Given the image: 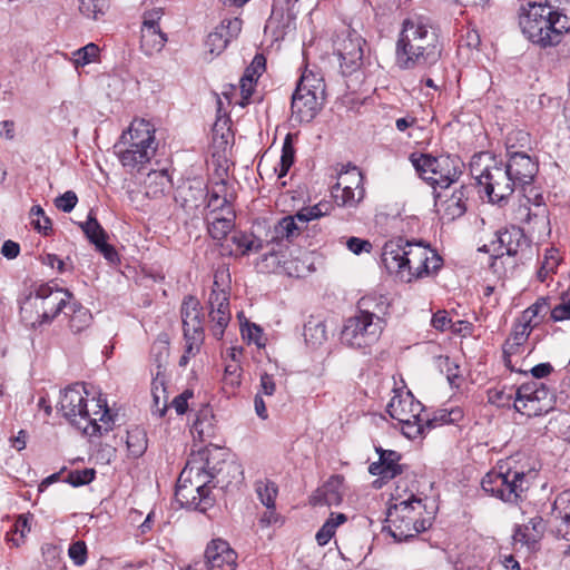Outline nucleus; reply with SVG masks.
<instances>
[{"label": "nucleus", "mask_w": 570, "mask_h": 570, "mask_svg": "<svg viewBox=\"0 0 570 570\" xmlns=\"http://www.w3.org/2000/svg\"><path fill=\"white\" fill-rule=\"evenodd\" d=\"M527 245V239L520 228L512 227L498 233V248H494L497 256H514L519 249Z\"/></svg>", "instance_id": "obj_29"}, {"label": "nucleus", "mask_w": 570, "mask_h": 570, "mask_svg": "<svg viewBox=\"0 0 570 570\" xmlns=\"http://www.w3.org/2000/svg\"><path fill=\"white\" fill-rule=\"evenodd\" d=\"M513 409L528 417L540 416L554 406V394L543 383H528L515 392Z\"/></svg>", "instance_id": "obj_12"}, {"label": "nucleus", "mask_w": 570, "mask_h": 570, "mask_svg": "<svg viewBox=\"0 0 570 570\" xmlns=\"http://www.w3.org/2000/svg\"><path fill=\"white\" fill-rule=\"evenodd\" d=\"M519 23L525 38L541 48L559 45L570 30L564 19H554L552 11L538 2H529L522 8Z\"/></svg>", "instance_id": "obj_5"}, {"label": "nucleus", "mask_w": 570, "mask_h": 570, "mask_svg": "<svg viewBox=\"0 0 570 570\" xmlns=\"http://www.w3.org/2000/svg\"><path fill=\"white\" fill-rule=\"evenodd\" d=\"M559 265L558 252L554 248L547 250L544 259L538 271V278L540 282H544L547 277L556 271Z\"/></svg>", "instance_id": "obj_50"}, {"label": "nucleus", "mask_w": 570, "mask_h": 570, "mask_svg": "<svg viewBox=\"0 0 570 570\" xmlns=\"http://www.w3.org/2000/svg\"><path fill=\"white\" fill-rule=\"evenodd\" d=\"M407 243L409 240L403 237L390 239L384 244L381 255L386 271L399 275L402 279L405 278Z\"/></svg>", "instance_id": "obj_21"}, {"label": "nucleus", "mask_w": 570, "mask_h": 570, "mask_svg": "<svg viewBox=\"0 0 570 570\" xmlns=\"http://www.w3.org/2000/svg\"><path fill=\"white\" fill-rule=\"evenodd\" d=\"M294 163V148L289 135L286 136L282 148L281 168L278 169V177H284L288 173Z\"/></svg>", "instance_id": "obj_55"}, {"label": "nucleus", "mask_w": 570, "mask_h": 570, "mask_svg": "<svg viewBox=\"0 0 570 570\" xmlns=\"http://www.w3.org/2000/svg\"><path fill=\"white\" fill-rule=\"evenodd\" d=\"M296 89H299V91H308L309 94L315 92V95L321 97H324L325 95V83L323 78L311 70H305L303 72Z\"/></svg>", "instance_id": "obj_40"}, {"label": "nucleus", "mask_w": 570, "mask_h": 570, "mask_svg": "<svg viewBox=\"0 0 570 570\" xmlns=\"http://www.w3.org/2000/svg\"><path fill=\"white\" fill-rule=\"evenodd\" d=\"M180 313L184 336H188V333L191 332H204L202 306L196 297H185L181 304Z\"/></svg>", "instance_id": "obj_27"}, {"label": "nucleus", "mask_w": 570, "mask_h": 570, "mask_svg": "<svg viewBox=\"0 0 570 570\" xmlns=\"http://www.w3.org/2000/svg\"><path fill=\"white\" fill-rule=\"evenodd\" d=\"M421 508H423L422 500L413 494L389 508V531L395 540H409L431 527L430 518H420L422 514Z\"/></svg>", "instance_id": "obj_6"}, {"label": "nucleus", "mask_w": 570, "mask_h": 570, "mask_svg": "<svg viewBox=\"0 0 570 570\" xmlns=\"http://www.w3.org/2000/svg\"><path fill=\"white\" fill-rule=\"evenodd\" d=\"M109 7L108 0H79L80 12L90 19L97 20L104 16Z\"/></svg>", "instance_id": "obj_46"}, {"label": "nucleus", "mask_w": 570, "mask_h": 570, "mask_svg": "<svg viewBox=\"0 0 570 570\" xmlns=\"http://www.w3.org/2000/svg\"><path fill=\"white\" fill-rule=\"evenodd\" d=\"M224 454L219 456V461L212 463L215 469H210L212 482L214 488L224 491H233L238 489L244 480L242 465L234 460H225Z\"/></svg>", "instance_id": "obj_15"}, {"label": "nucleus", "mask_w": 570, "mask_h": 570, "mask_svg": "<svg viewBox=\"0 0 570 570\" xmlns=\"http://www.w3.org/2000/svg\"><path fill=\"white\" fill-rule=\"evenodd\" d=\"M551 320L553 322L570 320V289L563 293L560 302L552 307Z\"/></svg>", "instance_id": "obj_54"}, {"label": "nucleus", "mask_w": 570, "mask_h": 570, "mask_svg": "<svg viewBox=\"0 0 570 570\" xmlns=\"http://www.w3.org/2000/svg\"><path fill=\"white\" fill-rule=\"evenodd\" d=\"M552 307L548 297H541L523 312L522 317L531 324L534 317L551 314Z\"/></svg>", "instance_id": "obj_53"}, {"label": "nucleus", "mask_w": 570, "mask_h": 570, "mask_svg": "<svg viewBox=\"0 0 570 570\" xmlns=\"http://www.w3.org/2000/svg\"><path fill=\"white\" fill-rule=\"evenodd\" d=\"M411 161L421 178L433 188L436 186L448 188L459 178L463 166L459 157L450 155L434 157L432 155L422 154L416 157L412 154Z\"/></svg>", "instance_id": "obj_9"}, {"label": "nucleus", "mask_w": 570, "mask_h": 570, "mask_svg": "<svg viewBox=\"0 0 570 570\" xmlns=\"http://www.w3.org/2000/svg\"><path fill=\"white\" fill-rule=\"evenodd\" d=\"M228 43H229V40L225 37V35L220 30H217V27L215 28V30L213 32H210L207 36V39L205 42L208 51L215 56L220 55L226 49Z\"/></svg>", "instance_id": "obj_52"}, {"label": "nucleus", "mask_w": 570, "mask_h": 570, "mask_svg": "<svg viewBox=\"0 0 570 570\" xmlns=\"http://www.w3.org/2000/svg\"><path fill=\"white\" fill-rule=\"evenodd\" d=\"M346 246L355 255H360L363 252L368 253L372 248V244L368 240L357 237H350L346 242Z\"/></svg>", "instance_id": "obj_63"}, {"label": "nucleus", "mask_w": 570, "mask_h": 570, "mask_svg": "<svg viewBox=\"0 0 570 570\" xmlns=\"http://www.w3.org/2000/svg\"><path fill=\"white\" fill-rule=\"evenodd\" d=\"M88 396L85 384L76 383L62 392L58 410L83 434L102 435L111 430L112 416L105 400Z\"/></svg>", "instance_id": "obj_3"}, {"label": "nucleus", "mask_w": 570, "mask_h": 570, "mask_svg": "<svg viewBox=\"0 0 570 570\" xmlns=\"http://www.w3.org/2000/svg\"><path fill=\"white\" fill-rule=\"evenodd\" d=\"M79 227L96 249L111 264L119 261V256L115 247L106 242L108 235L102 226L98 223L92 210L89 212L88 218L83 223H79Z\"/></svg>", "instance_id": "obj_17"}, {"label": "nucleus", "mask_w": 570, "mask_h": 570, "mask_svg": "<svg viewBox=\"0 0 570 570\" xmlns=\"http://www.w3.org/2000/svg\"><path fill=\"white\" fill-rule=\"evenodd\" d=\"M242 26L243 21L238 18L226 19L222 21V23L217 27V30H220L230 41L239 35Z\"/></svg>", "instance_id": "obj_59"}, {"label": "nucleus", "mask_w": 570, "mask_h": 570, "mask_svg": "<svg viewBox=\"0 0 570 570\" xmlns=\"http://www.w3.org/2000/svg\"><path fill=\"white\" fill-rule=\"evenodd\" d=\"M28 532H30L29 519L27 517L19 515L12 525V529L7 533V540L11 541L13 546L19 547L23 542Z\"/></svg>", "instance_id": "obj_49"}, {"label": "nucleus", "mask_w": 570, "mask_h": 570, "mask_svg": "<svg viewBox=\"0 0 570 570\" xmlns=\"http://www.w3.org/2000/svg\"><path fill=\"white\" fill-rule=\"evenodd\" d=\"M305 225L297 220L296 214L294 216H285L277 222L272 230L271 242L281 243L283 240L292 242L301 234Z\"/></svg>", "instance_id": "obj_31"}, {"label": "nucleus", "mask_w": 570, "mask_h": 570, "mask_svg": "<svg viewBox=\"0 0 570 570\" xmlns=\"http://www.w3.org/2000/svg\"><path fill=\"white\" fill-rule=\"evenodd\" d=\"M99 48L94 42L86 45L85 47L72 52L71 61L76 68L83 67L92 61H95L98 57Z\"/></svg>", "instance_id": "obj_47"}, {"label": "nucleus", "mask_w": 570, "mask_h": 570, "mask_svg": "<svg viewBox=\"0 0 570 570\" xmlns=\"http://www.w3.org/2000/svg\"><path fill=\"white\" fill-rule=\"evenodd\" d=\"M386 411L390 416L402 425V433L409 439H415L424 433L423 405L407 392L396 393L387 403Z\"/></svg>", "instance_id": "obj_11"}, {"label": "nucleus", "mask_w": 570, "mask_h": 570, "mask_svg": "<svg viewBox=\"0 0 570 570\" xmlns=\"http://www.w3.org/2000/svg\"><path fill=\"white\" fill-rule=\"evenodd\" d=\"M324 97L295 89L292 96V118L298 122L312 121L322 108Z\"/></svg>", "instance_id": "obj_20"}, {"label": "nucleus", "mask_w": 570, "mask_h": 570, "mask_svg": "<svg viewBox=\"0 0 570 570\" xmlns=\"http://www.w3.org/2000/svg\"><path fill=\"white\" fill-rule=\"evenodd\" d=\"M230 240L242 255H248L253 252L256 253L263 248V242L253 234L238 232L230 237Z\"/></svg>", "instance_id": "obj_42"}, {"label": "nucleus", "mask_w": 570, "mask_h": 570, "mask_svg": "<svg viewBox=\"0 0 570 570\" xmlns=\"http://www.w3.org/2000/svg\"><path fill=\"white\" fill-rule=\"evenodd\" d=\"M304 338L305 342L312 347L322 345L327 340L325 324L321 321L309 320L304 325Z\"/></svg>", "instance_id": "obj_38"}, {"label": "nucleus", "mask_w": 570, "mask_h": 570, "mask_svg": "<svg viewBox=\"0 0 570 570\" xmlns=\"http://www.w3.org/2000/svg\"><path fill=\"white\" fill-rule=\"evenodd\" d=\"M95 474L94 469L75 470L67 475V482L72 487L85 485L95 479Z\"/></svg>", "instance_id": "obj_57"}, {"label": "nucleus", "mask_w": 570, "mask_h": 570, "mask_svg": "<svg viewBox=\"0 0 570 570\" xmlns=\"http://www.w3.org/2000/svg\"><path fill=\"white\" fill-rule=\"evenodd\" d=\"M364 43V39L355 32H347L337 39L335 51L343 75H351L361 67Z\"/></svg>", "instance_id": "obj_14"}, {"label": "nucleus", "mask_w": 570, "mask_h": 570, "mask_svg": "<svg viewBox=\"0 0 570 570\" xmlns=\"http://www.w3.org/2000/svg\"><path fill=\"white\" fill-rule=\"evenodd\" d=\"M194 393L190 390H185L181 394L174 397L171 406L176 410L177 414L186 413L188 409V400L193 397Z\"/></svg>", "instance_id": "obj_64"}, {"label": "nucleus", "mask_w": 570, "mask_h": 570, "mask_svg": "<svg viewBox=\"0 0 570 570\" xmlns=\"http://www.w3.org/2000/svg\"><path fill=\"white\" fill-rule=\"evenodd\" d=\"M69 558L76 566H82L87 560V547L83 541H76L70 544L68 550Z\"/></svg>", "instance_id": "obj_60"}, {"label": "nucleus", "mask_w": 570, "mask_h": 570, "mask_svg": "<svg viewBox=\"0 0 570 570\" xmlns=\"http://www.w3.org/2000/svg\"><path fill=\"white\" fill-rule=\"evenodd\" d=\"M223 451L219 448H205L191 453L180 472L176 487V499L183 505L205 512L214 503L210 497L212 463L218 462Z\"/></svg>", "instance_id": "obj_2"}, {"label": "nucleus", "mask_w": 570, "mask_h": 570, "mask_svg": "<svg viewBox=\"0 0 570 570\" xmlns=\"http://www.w3.org/2000/svg\"><path fill=\"white\" fill-rule=\"evenodd\" d=\"M186 341L185 353L189 356H194L199 352L200 345L204 340V332L188 333V336H184Z\"/></svg>", "instance_id": "obj_62"}, {"label": "nucleus", "mask_w": 570, "mask_h": 570, "mask_svg": "<svg viewBox=\"0 0 570 570\" xmlns=\"http://www.w3.org/2000/svg\"><path fill=\"white\" fill-rule=\"evenodd\" d=\"M544 528L543 519L539 515L533 517L527 523L518 525L513 534V540L515 543L531 548L541 539Z\"/></svg>", "instance_id": "obj_28"}, {"label": "nucleus", "mask_w": 570, "mask_h": 570, "mask_svg": "<svg viewBox=\"0 0 570 570\" xmlns=\"http://www.w3.org/2000/svg\"><path fill=\"white\" fill-rule=\"evenodd\" d=\"M166 41V35L160 29L141 28V46L147 52L160 51Z\"/></svg>", "instance_id": "obj_43"}, {"label": "nucleus", "mask_w": 570, "mask_h": 570, "mask_svg": "<svg viewBox=\"0 0 570 570\" xmlns=\"http://www.w3.org/2000/svg\"><path fill=\"white\" fill-rule=\"evenodd\" d=\"M208 207L213 208L212 214H215L217 210L226 212V214L230 215L232 209L226 197V183L225 180H220L215 184L212 190L208 194Z\"/></svg>", "instance_id": "obj_37"}, {"label": "nucleus", "mask_w": 570, "mask_h": 570, "mask_svg": "<svg viewBox=\"0 0 570 570\" xmlns=\"http://www.w3.org/2000/svg\"><path fill=\"white\" fill-rule=\"evenodd\" d=\"M376 452L379 453V461L371 463L368 466V472L372 475H379L381 480L386 481L403 473L404 466L400 464V453L382 448H376Z\"/></svg>", "instance_id": "obj_23"}, {"label": "nucleus", "mask_w": 570, "mask_h": 570, "mask_svg": "<svg viewBox=\"0 0 570 570\" xmlns=\"http://www.w3.org/2000/svg\"><path fill=\"white\" fill-rule=\"evenodd\" d=\"M383 320L367 309L350 317L341 332L343 344L353 348H365L376 343L382 334Z\"/></svg>", "instance_id": "obj_10"}, {"label": "nucleus", "mask_w": 570, "mask_h": 570, "mask_svg": "<svg viewBox=\"0 0 570 570\" xmlns=\"http://www.w3.org/2000/svg\"><path fill=\"white\" fill-rule=\"evenodd\" d=\"M470 174L484 188L493 204L505 202L517 188L504 163L490 153L474 155L470 161Z\"/></svg>", "instance_id": "obj_4"}, {"label": "nucleus", "mask_w": 570, "mask_h": 570, "mask_svg": "<svg viewBox=\"0 0 570 570\" xmlns=\"http://www.w3.org/2000/svg\"><path fill=\"white\" fill-rule=\"evenodd\" d=\"M443 51L439 28L424 14L403 20L395 45V66L413 70L435 65Z\"/></svg>", "instance_id": "obj_1"}, {"label": "nucleus", "mask_w": 570, "mask_h": 570, "mask_svg": "<svg viewBox=\"0 0 570 570\" xmlns=\"http://www.w3.org/2000/svg\"><path fill=\"white\" fill-rule=\"evenodd\" d=\"M431 249L422 240L407 243V252L405 257V282H411L414 278H421L429 275V259L428 255Z\"/></svg>", "instance_id": "obj_18"}, {"label": "nucleus", "mask_w": 570, "mask_h": 570, "mask_svg": "<svg viewBox=\"0 0 570 570\" xmlns=\"http://www.w3.org/2000/svg\"><path fill=\"white\" fill-rule=\"evenodd\" d=\"M539 3L548 11H552L554 19H564L570 29V0H544Z\"/></svg>", "instance_id": "obj_48"}, {"label": "nucleus", "mask_w": 570, "mask_h": 570, "mask_svg": "<svg viewBox=\"0 0 570 570\" xmlns=\"http://www.w3.org/2000/svg\"><path fill=\"white\" fill-rule=\"evenodd\" d=\"M208 304L209 317L213 322L212 333L214 337L220 340L230 321L228 293L223 288L214 287L209 294Z\"/></svg>", "instance_id": "obj_16"}, {"label": "nucleus", "mask_w": 570, "mask_h": 570, "mask_svg": "<svg viewBox=\"0 0 570 570\" xmlns=\"http://www.w3.org/2000/svg\"><path fill=\"white\" fill-rule=\"evenodd\" d=\"M66 313L69 316V327L72 333L77 334L89 327L91 324L92 315L90 311L78 303L69 304Z\"/></svg>", "instance_id": "obj_33"}, {"label": "nucleus", "mask_w": 570, "mask_h": 570, "mask_svg": "<svg viewBox=\"0 0 570 570\" xmlns=\"http://www.w3.org/2000/svg\"><path fill=\"white\" fill-rule=\"evenodd\" d=\"M504 166L517 187L531 184L538 171L537 164L524 153L515 151L510 154L509 160Z\"/></svg>", "instance_id": "obj_22"}, {"label": "nucleus", "mask_w": 570, "mask_h": 570, "mask_svg": "<svg viewBox=\"0 0 570 570\" xmlns=\"http://www.w3.org/2000/svg\"><path fill=\"white\" fill-rule=\"evenodd\" d=\"M147 434L144 429L135 426L127 432L126 444L131 456H141L147 449Z\"/></svg>", "instance_id": "obj_39"}, {"label": "nucleus", "mask_w": 570, "mask_h": 570, "mask_svg": "<svg viewBox=\"0 0 570 570\" xmlns=\"http://www.w3.org/2000/svg\"><path fill=\"white\" fill-rule=\"evenodd\" d=\"M554 532L570 542V491L559 494L552 509Z\"/></svg>", "instance_id": "obj_26"}, {"label": "nucleus", "mask_w": 570, "mask_h": 570, "mask_svg": "<svg viewBox=\"0 0 570 570\" xmlns=\"http://www.w3.org/2000/svg\"><path fill=\"white\" fill-rule=\"evenodd\" d=\"M530 474L499 465L483 476L481 485L485 492L504 502L518 503L523 500L530 488Z\"/></svg>", "instance_id": "obj_8"}, {"label": "nucleus", "mask_w": 570, "mask_h": 570, "mask_svg": "<svg viewBox=\"0 0 570 570\" xmlns=\"http://www.w3.org/2000/svg\"><path fill=\"white\" fill-rule=\"evenodd\" d=\"M154 131L145 120L131 124L127 132L121 135L120 141L115 146L118 148L119 159L125 167L148 163L155 154L156 147Z\"/></svg>", "instance_id": "obj_7"}, {"label": "nucleus", "mask_w": 570, "mask_h": 570, "mask_svg": "<svg viewBox=\"0 0 570 570\" xmlns=\"http://www.w3.org/2000/svg\"><path fill=\"white\" fill-rule=\"evenodd\" d=\"M77 203L78 197L72 190H68L55 199L56 207L65 213H70Z\"/></svg>", "instance_id": "obj_61"}, {"label": "nucleus", "mask_w": 570, "mask_h": 570, "mask_svg": "<svg viewBox=\"0 0 570 570\" xmlns=\"http://www.w3.org/2000/svg\"><path fill=\"white\" fill-rule=\"evenodd\" d=\"M515 395L512 392V389L507 391L503 389H491L488 391V401L489 403L498 406V407H510L511 402H514Z\"/></svg>", "instance_id": "obj_51"}, {"label": "nucleus", "mask_w": 570, "mask_h": 570, "mask_svg": "<svg viewBox=\"0 0 570 570\" xmlns=\"http://www.w3.org/2000/svg\"><path fill=\"white\" fill-rule=\"evenodd\" d=\"M38 288L42 299L41 303L46 306L45 323H51L61 309L67 306L70 293L49 284H42Z\"/></svg>", "instance_id": "obj_24"}, {"label": "nucleus", "mask_w": 570, "mask_h": 570, "mask_svg": "<svg viewBox=\"0 0 570 570\" xmlns=\"http://www.w3.org/2000/svg\"><path fill=\"white\" fill-rule=\"evenodd\" d=\"M169 186L170 179L165 170H153L145 180L146 195L151 198L163 195Z\"/></svg>", "instance_id": "obj_34"}, {"label": "nucleus", "mask_w": 570, "mask_h": 570, "mask_svg": "<svg viewBox=\"0 0 570 570\" xmlns=\"http://www.w3.org/2000/svg\"><path fill=\"white\" fill-rule=\"evenodd\" d=\"M41 301L42 299L41 296L39 295V288H37L35 295L29 296L20 308L22 320L30 324L32 327L46 324V306L41 303Z\"/></svg>", "instance_id": "obj_30"}, {"label": "nucleus", "mask_w": 570, "mask_h": 570, "mask_svg": "<svg viewBox=\"0 0 570 570\" xmlns=\"http://www.w3.org/2000/svg\"><path fill=\"white\" fill-rule=\"evenodd\" d=\"M212 215V220L208 222V233L214 239H224L234 227L233 213L227 216H218L216 213Z\"/></svg>", "instance_id": "obj_41"}, {"label": "nucleus", "mask_w": 570, "mask_h": 570, "mask_svg": "<svg viewBox=\"0 0 570 570\" xmlns=\"http://www.w3.org/2000/svg\"><path fill=\"white\" fill-rule=\"evenodd\" d=\"M363 175L356 167H351L338 175L332 187V196L343 207H356L364 198Z\"/></svg>", "instance_id": "obj_13"}, {"label": "nucleus", "mask_w": 570, "mask_h": 570, "mask_svg": "<svg viewBox=\"0 0 570 570\" xmlns=\"http://www.w3.org/2000/svg\"><path fill=\"white\" fill-rule=\"evenodd\" d=\"M463 412L461 409L455 407L451 410L442 409L434 413L433 417L423 419L424 431L442 426L444 424H453L461 421Z\"/></svg>", "instance_id": "obj_36"}, {"label": "nucleus", "mask_w": 570, "mask_h": 570, "mask_svg": "<svg viewBox=\"0 0 570 570\" xmlns=\"http://www.w3.org/2000/svg\"><path fill=\"white\" fill-rule=\"evenodd\" d=\"M323 207H325V205L317 204V205L312 206V207L302 208L301 210H298L296 213L297 220L301 224L305 225L309 220L317 219V218L324 216L326 214V212L323 210Z\"/></svg>", "instance_id": "obj_58"}, {"label": "nucleus", "mask_w": 570, "mask_h": 570, "mask_svg": "<svg viewBox=\"0 0 570 570\" xmlns=\"http://www.w3.org/2000/svg\"><path fill=\"white\" fill-rule=\"evenodd\" d=\"M343 499V478L340 475L331 476L322 487H320L311 497L313 505H338Z\"/></svg>", "instance_id": "obj_25"}, {"label": "nucleus", "mask_w": 570, "mask_h": 570, "mask_svg": "<svg viewBox=\"0 0 570 570\" xmlns=\"http://www.w3.org/2000/svg\"><path fill=\"white\" fill-rule=\"evenodd\" d=\"M207 570H235L237 553L223 539L212 540L206 548Z\"/></svg>", "instance_id": "obj_19"}, {"label": "nucleus", "mask_w": 570, "mask_h": 570, "mask_svg": "<svg viewBox=\"0 0 570 570\" xmlns=\"http://www.w3.org/2000/svg\"><path fill=\"white\" fill-rule=\"evenodd\" d=\"M465 198L464 187L455 190L451 197L442 204L443 217L448 220H454L455 218L461 217L466 210Z\"/></svg>", "instance_id": "obj_35"}, {"label": "nucleus", "mask_w": 570, "mask_h": 570, "mask_svg": "<svg viewBox=\"0 0 570 570\" xmlns=\"http://www.w3.org/2000/svg\"><path fill=\"white\" fill-rule=\"evenodd\" d=\"M346 520L344 513H332L315 535L317 543L320 546L326 544L334 535L335 529Z\"/></svg>", "instance_id": "obj_44"}, {"label": "nucleus", "mask_w": 570, "mask_h": 570, "mask_svg": "<svg viewBox=\"0 0 570 570\" xmlns=\"http://www.w3.org/2000/svg\"><path fill=\"white\" fill-rule=\"evenodd\" d=\"M266 66V59L263 55H256L252 61V63L245 69L244 75L246 81H254L259 78V76L264 72Z\"/></svg>", "instance_id": "obj_56"}, {"label": "nucleus", "mask_w": 570, "mask_h": 570, "mask_svg": "<svg viewBox=\"0 0 570 570\" xmlns=\"http://www.w3.org/2000/svg\"><path fill=\"white\" fill-rule=\"evenodd\" d=\"M255 490L261 502L267 508L275 507V499L278 492L277 485L271 480H258L255 482Z\"/></svg>", "instance_id": "obj_45"}, {"label": "nucleus", "mask_w": 570, "mask_h": 570, "mask_svg": "<svg viewBox=\"0 0 570 570\" xmlns=\"http://www.w3.org/2000/svg\"><path fill=\"white\" fill-rule=\"evenodd\" d=\"M283 257V254L271 250L262 256L261 261L257 263V267L264 273L287 274L293 276V262L284 261Z\"/></svg>", "instance_id": "obj_32"}]
</instances>
